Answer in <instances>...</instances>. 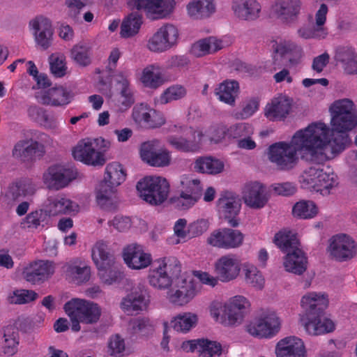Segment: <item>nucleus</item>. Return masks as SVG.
I'll use <instances>...</instances> for the list:
<instances>
[{"label": "nucleus", "instance_id": "nucleus-59", "mask_svg": "<svg viewBox=\"0 0 357 357\" xmlns=\"http://www.w3.org/2000/svg\"><path fill=\"white\" fill-rule=\"evenodd\" d=\"M198 199L180 192V195L171 199L174 206L181 211H185L195 204Z\"/></svg>", "mask_w": 357, "mask_h": 357}, {"label": "nucleus", "instance_id": "nucleus-34", "mask_svg": "<svg viewBox=\"0 0 357 357\" xmlns=\"http://www.w3.org/2000/svg\"><path fill=\"white\" fill-rule=\"evenodd\" d=\"M215 95L220 101L234 106L239 93V84L235 80H225L215 89Z\"/></svg>", "mask_w": 357, "mask_h": 357}, {"label": "nucleus", "instance_id": "nucleus-43", "mask_svg": "<svg viewBox=\"0 0 357 357\" xmlns=\"http://www.w3.org/2000/svg\"><path fill=\"white\" fill-rule=\"evenodd\" d=\"M324 162H323L324 163ZM316 165L311 166L304 170L299 178L301 187L305 189L314 190L317 186L318 180L321 172V168L319 165L321 163H315Z\"/></svg>", "mask_w": 357, "mask_h": 357}, {"label": "nucleus", "instance_id": "nucleus-26", "mask_svg": "<svg viewBox=\"0 0 357 357\" xmlns=\"http://www.w3.org/2000/svg\"><path fill=\"white\" fill-rule=\"evenodd\" d=\"M275 354L277 357H306L307 351L301 339L290 336L277 343Z\"/></svg>", "mask_w": 357, "mask_h": 357}, {"label": "nucleus", "instance_id": "nucleus-40", "mask_svg": "<svg viewBox=\"0 0 357 357\" xmlns=\"http://www.w3.org/2000/svg\"><path fill=\"white\" fill-rule=\"evenodd\" d=\"M142 24V16L138 13H132L125 18L121 26V36L128 38L136 35Z\"/></svg>", "mask_w": 357, "mask_h": 357}, {"label": "nucleus", "instance_id": "nucleus-3", "mask_svg": "<svg viewBox=\"0 0 357 357\" xmlns=\"http://www.w3.org/2000/svg\"><path fill=\"white\" fill-rule=\"evenodd\" d=\"M301 304L305 311L301 321L308 334L320 335L334 331V322L324 315L328 305L327 294L307 293L302 297Z\"/></svg>", "mask_w": 357, "mask_h": 357}, {"label": "nucleus", "instance_id": "nucleus-33", "mask_svg": "<svg viewBox=\"0 0 357 357\" xmlns=\"http://www.w3.org/2000/svg\"><path fill=\"white\" fill-rule=\"evenodd\" d=\"M223 47L222 41L215 37H208L199 40L192 44L190 53L196 57H202L213 54Z\"/></svg>", "mask_w": 357, "mask_h": 357}, {"label": "nucleus", "instance_id": "nucleus-45", "mask_svg": "<svg viewBox=\"0 0 357 357\" xmlns=\"http://www.w3.org/2000/svg\"><path fill=\"white\" fill-rule=\"evenodd\" d=\"M91 47L85 43L75 45L70 50V57L73 61L82 66H86L91 63Z\"/></svg>", "mask_w": 357, "mask_h": 357}, {"label": "nucleus", "instance_id": "nucleus-20", "mask_svg": "<svg viewBox=\"0 0 357 357\" xmlns=\"http://www.w3.org/2000/svg\"><path fill=\"white\" fill-rule=\"evenodd\" d=\"M123 257L127 266L135 270L145 268L152 262L151 255L145 252L143 247L137 243H132L124 248Z\"/></svg>", "mask_w": 357, "mask_h": 357}, {"label": "nucleus", "instance_id": "nucleus-58", "mask_svg": "<svg viewBox=\"0 0 357 357\" xmlns=\"http://www.w3.org/2000/svg\"><path fill=\"white\" fill-rule=\"evenodd\" d=\"M245 281L257 289H262L264 284V278L262 274L254 266L245 268Z\"/></svg>", "mask_w": 357, "mask_h": 357}, {"label": "nucleus", "instance_id": "nucleus-10", "mask_svg": "<svg viewBox=\"0 0 357 357\" xmlns=\"http://www.w3.org/2000/svg\"><path fill=\"white\" fill-rule=\"evenodd\" d=\"M168 266L166 259H158L155 260L149 271L148 280L151 286L158 289L169 288L174 278H178L181 273V266L178 264L174 265L173 273H168Z\"/></svg>", "mask_w": 357, "mask_h": 357}, {"label": "nucleus", "instance_id": "nucleus-50", "mask_svg": "<svg viewBox=\"0 0 357 357\" xmlns=\"http://www.w3.org/2000/svg\"><path fill=\"white\" fill-rule=\"evenodd\" d=\"M108 350L111 356L123 357L129 354L124 339L119 334L112 335L108 342Z\"/></svg>", "mask_w": 357, "mask_h": 357}, {"label": "nucleus", "instance_id": "nucleus-6", "mask_svg": "<svg viewBox=\"0 0 357 357\" xmlns=\"http://www.w3.org/2000/svg\"><path fill=\"white\" fill-rule=\"evenodd\" d=\"M92 259L96 264L98 276L107 285L117 282L122 276L119 265L109 250L108 245L103 241H98L92 249Z\"/></svg>", "mask_w": 357, "mask_h": 357}, {"label": "nucleus", "instance_id": "nucleus-39", "mask_svg": "<svg viewBox=\"0 0 357 357\" xmlns=\"http://www.w3.org/2000/svg\"><path fill=\"white\" fill-rule=\"evenodd\" d=\"M2 352L8 356H13L18 351L19 335L18 332L12 327L4 329V334L0 341Z\"/></svg>", "mask_w": 357, "mask_h": 357}, {"label": "nucleus", "instance_id": "nucleus-55", "mask_svg": "<svg viewBox=\"0 0 357 357\" xmlns=\"http://www.w3.org/2000/svg\"><path fill=\"white\" fill-rule=\"evenodd\" d=\"M222 348L220 343L216 341H210L206 339H202L199 353L204 357H213L220 356Z\"/></svg>", "mask_w": 357, "mask_h": 357}, {"label": "nucleus", "instance_id": "nucleus-19", "mask_svg": "<svg viewBox=\"0 0 357 357\" xmlns=\"http://www.w3.org/2000/svg\"><path fill=\"white\" fill-rule=\"evenodd\" d=\"M217 207L220 217L227 220L230 226H238L236 217L241 210V202L237 196L228 192L222 194L218 200Z\"/></svg>", "mask_w": 357, "mask_h": 357}, {"label": "nucleus", "instance_id": "nucleus-61", "mask_svg": "<svg viewBox=\"0 0 357 357\" xmlns=\"http://www.w3.org/2000/svg\"><path fill=\"white\" fill-rule=\"evenodd\" d=\"M130 326L133 333L146 335L153 330V325L148 319H135L130 321Z\"/></svg>", "mask_w": 357, "mask_h": 357}, {"label": "nucleus", "instance_id": "nucleus-16", "mask_svg": "<svg viewBox=\"0 0 357 357\" xmlns=\"http://www.w3.org/2000/svg\"><path fill=\"white\" fill-rule=\"evenodd\" d=\"M243 234L237 229H219L213 231L207 238V243L218 248L226 250L240 247L243 242Z\"/></svg>", "mask_w": 357, "mask_h": 357}, {"label": "nucleus", "instance_id": "nucleus-21", "mask_svg": "<svg viewBox=\"0 0 357 357\" xmlns=\"http://www.w3.org/2000/svg\"><path fill=\"white\" fill-rule=\"evenodd\" d=\"M328 8L326 4L321 3L315 13V24L311 26H303L298 30V34L305 39H323L328 35L325 27Z\"/></svg>", "mask_w": 357, "mask_h": 357}, {"label": "nucleus", "instance_id": "nucleus-11", "mask_svg": "<svg viewBox=\"0 0 357 357\" xmlns=\"http://www.w3.org/2000/svg\"><path fill=\"white\" fill-rule=\"evenodd\" d=\"M183 135H171L167 137L169 144L176 150L184 153L198 151L202 146L204 137L202 132L192 128L180 127Z\"/></svg>", "mask_w": 357, "mask_h": 357}, {"label": "nucleus", "instance_id": "nucleus-13", "mask_svg": "<svg viewBox=\"0 0 357 357\" xmlns=\"http://www.w3.org/2000/svg\"><path fill=\"white\" fill-rule=\"evenodd\" d=\"M127 3L132 9H144L153 20L166 17L176 5L174 0H127Z\"/></svg>", "mask_w": 357, "mask_h": 357}, {"label": "nucleus", "instance_id": "nucleus-30", "mask_svg": "<svg viewBox=\"0 0 357 357\" xmlns=\"http://www.w3.org/2000/svg\"><path fill=\"white\" fill-rule=\"evenodd\" d=\"M232 9L238 18L252 21L259 17L261 6L256 0H234Z\"/></svg>", "mask_w": 357, "mask_h": 357}, {"label": "nucleus", "instance_id": "nucleus-51", "mask_svg": "<svg viewBox=\"0 0 357 357\" xmlns=\"http://www.w3.org/2000/svg\"><path fill=\"white\" fill-rule=\"evenodd\" d=\"M142 82L146 87L156 89L162 84V79L158 72H155V67L150 66L144 69Z\"/></svg>", "mask_w": 357, "mask_h": 357}, {"label": "nucleus", "instance_id": "nucleus-36", "mask_svg": "<svg viewBox=\"0 0 357 357\" xmlns=\"http://www.w3.org/2000/svg\"><path fill=\"white\" fill-rule=\"evenodd\" d=\"M47 212L49 215H57L59 214H67L74 211L73 202L63 195H56L48 198Z\"/></svg>", "mask_w": 357, "mask_h": 357}, {"label": "nucleus", "instance_id": "nucleus-53", "mask_svg": "<svg viewBox=\"0 0 357 357\" xmlns=\"http://www.w3.org/2000/svg\"><path fill=\"white\" fill-rule=\"evenodd\" d=\"M225 312H226V319L223 321L225 326H234L241 322L243 318V313L237 309L235 305H232L229 301L225 303Z\"/></svg>", "mask_w": 357, "mask_h": 357}, {"label": "nucleus", "instance_id": "nucleus-54", "mask_svg": "<svg viewBox=\"0 0 357 357\" xmlns=\"http://www.w3.org/2000/svg\"><path fill=\"white\" fill-rule=\"evenodd\" d=\"M186 95V89L181 85H174L167 89L160 96L161 103L166 104L172 100H177Z\"/></svg>", "mask_w": 357, "mask_h": 357}, {"label": "nucleus", "instance_id": "nucleus-15", "mask_svg": "<svg viewBox=\"0 0 357 357\" xmlns=\"http://www.w3.org/2000/svg\"><path fill=\"white\" fill-rule=\"evenodd\" d=\"M77 175V171L73 169L55 165L47 169L43 174V178L48 188L58 190L66 187L70 182L76 178Z\"/></svg>", "mask_w": 357, "mask_h": 357}, {"label": "nucleus", "instance_id": "nucleus-28", "mask_svg": "<svg viewBox=\"0 0 357 357\" xmlns=\"http://www.w3.org/2000/svg\"><path fill=\"white\" fill-rule=\"evenodd\" d=\"M244 202L250 208H261L267 202L264 186L259 182L247 183L243 191Z\"/></svg>", "mask_w": 357, "mask_h": 357}, {"label": "nucleus", "instance_id": "nucleus-57", "mask_svg": "<svg viewBox=\"0 0 357 357\" xmlns=\"http://www.w3.org/2000/svg\"><path fill=\"white\" fill-rule=\"evenodd\" d=\"M160 148V142L158 139H152L143 142L139 149L142 160L148 163L150 158L154 155Z\"/></svg>", "mask_w": 357, "mask_h": 357}, {"label": "nucleus", "instance_id": "nucleus-29", "mask_svg": "<svg viewBox=\"0 0 357 357\" xmlns=\"http://www.w3.org/2000/svg\"><path fill=\"white\" fill-rule=\"evenodd\" d=\"M181 282L178 289L168 293L169 302L180 306L188 303L196 294V288L191 280L181 278Z\"/></svg>", "mask_w": 357, "mask_h": 357}, {"label": "nucleus", "instance_id": "nucleus-46", "mask_svg": "<svg viewBox=\"0 0 357 357\" xmlns=\"http://www.w3.org/2000/svg\"><path fill=\"white\" fill-rule=\"evenodd\" d=\"M180 183V192L184 195H188L198 200L200 199L203 189L199 179L192 178L187 176H183L181 178Z\"/></svg>", "mask_w": 357, "mask_h": 357}, {"label": "nucleus", "instance_id": "nucleus-60", "mask_svg": "<svg viewBox=\"0 0 357 357\" xmlns=\"http://www.w3.org/2000/svg\"><path fill=\"white\" fill-rule=\"evenodd\" d=\"M46 213L43 210H36L29 213L22 222L24 227L36 229L45 221Z\"/></svg>", "mask_w": 357, "mask_h": 357}, {"label": "nucleus", "instance_id": "nucleus-44", "mask_svg": "<svg viewBox=\"0 0 357 357\" xmlns=\"http://www.w3.org/2000/svg\"><path fill=\"white\" fill-rule=\"evenodd\" d=\"M197 320L196 314L185 312L174 317L171 324L174 331L186 333L196 325Z\"/></svg>", "mask_w": 357, "mask_h": 357}, {"label": "nucleus", "instance_id": "nucleus-14", "mask_svg": "<svg viewBox=\"0 0 357 357\" xmlns=\"http://www.w3.org/2000/svg\"><path fill=\"white\" fill-rule=\"evenodd\" d=\"M178 38L177 28L170 24L162 26L149 38L147 48L154 52H162L174 45Z\"/></svg>", "mask_w": 357, "mask_h": 357}, {"label": "nucleus", "instance_id": "nucleus-18", "mask_svg": "<svg viewBox=\"0 0 357 357\" xmlns=\"http://www.w3.org/2000/svg\"><path fill=\"white\" fill-rule=\"evenodd\" d=\"M329 251L336 261H346L356 255V243L349 236L338 234L331 238Z\"/></svg>", "mask_w": 357, "mask_h": 357}, {"label": "nucleus", "instance_id": "nucleus-37", "mask_svg": "<svg viewBox=\"0 0 357 357\" xmlns=\"http://www.w3.org/2000/svg\"><path fill=\"white\" fill-rule=\"evenodd\" d=\"M188 15L195 19L209 17L215 10L213 0H194L187 6Z\"/></svg>", "mask_w": 357, "mask_h": 357}, {"label": "nucleus", "instance_id": "nucleus-5", "mask_svg": "<svg viewBox=\"0 0 357 357\" xmlns=\"http://www.w3.org/2000/svg\"><path fill=\"white\" fill-rule=\"evenodd\" d=\"M126 176L120 163L114 162L107 165L104 179L96 190V201L101 208L107 211L116 208L115 188L125 181Z\"/></svg>", "mask_w": 357, "mask_h": 357}, {"label": "nucleus", "instance_id": "nucleus-47", "mask_svg": "<svg viewBox=\"0 0 357 357\" xmlns=\"http://www.w3.org/2000/svg\"><path fill=\"white\" fill-rule=\"evenodd\" d=\"M318 213L316 204L312 201H300L294 204L292 213L300 219H311Z\"/></svg>", "mask_w": 357, "mask_h": 357}, {"label": "nucleus", "instance_id": "nucleus-42", "mask_svg": "<svg viewBox=\"0 0 357 357\" xmlns=\"http://www.w3.org/2000/svg\"><path fill=\"white\" fill-rule=\"evenodd\" d=\"M318 180L317 186L314 190L321 195L330 194V190L337 185V176L329 167L326 170L321 169V172Z\"/></svg>", "mask_w": 357, "mask_h": 357}, {"label": "nucleus", "instance_id": "nucleus-8", "mask_svg": "<svg viewBox=\"0 0 357 357\" xmlns=\"http://www.w3.org/2000/svg\"><path fill=\"white\" fill-rule=\"evenodd\" d=\"M33 138L17 142L13 149V155L23 161H31L41 158L45 153L44 143L48 142L50 137L45 132L36 130Z\"/></svg>", "mask_w": 357, "mask_h": 357}, {"label": "nucleus", "instance_id": "nucleus-27", "mask_svg": "<svg viewBox=\"0 0 357 357\" xmlns=\"http://www.w3.org/2000/svg\"><path fill=\"white\" fill-rule=\"evenodd\" d=\"M300 10V0H278L275 12L282 22L291 24L297 22Z\"/></svg>", "mask_w": 357, "mask_h": 357}, {"label": "nucleus", "instance_id": "nucleus-63", "mask_svg": "<svg viewBox=\"0 0 357 357\" xmlns=\"http://www.w3.org/2000/svg\"><path fill=\"white\" fill-rule=\"evenodd\" d=\"M208 229V222L199 219L188 225V238H192L202 235Z\"/></svg>", "mask_w": 357, "mask_h": 357}, {"label": "nucleus", "instance_id": "nucleus-41", "mask_svg": "<svg viewBox=\"0 0 357 357\" xmlns=\"http://www.w3.org/2000/svg\"><path fill=\"white\" fill-rule=\"evenodd\" d=\"M118 84H120V93L118 102L122 106L121 109H127L135 102L132 89L130 86V82L123 74H119Z\"/></svg>", "mask_w": 357, "mask_h": 357}, {"label": "nucleus", "instance_id": "nucleus-48", "mask_svg": "<svg viewBox=\"0 0 357 357\" xmlns=\"http://www.w3.org/2000/svg\"><path fill=\"white\" fill-rule=\"evenodd\" d=\"M66 273L75 283L80 284L89 280L91 268L88 266L81 267L74 264H69L66 268Z\"/></svg>", "mask_w": 357, "mask_h": 357}, {"label": "nucleus", "instance_id": "nucleus-23", "mask_svg": "<svg viewBox=\"0 0 357 357\" xmlns=\"http://www.w3.org/2000/svg\"><path fill=\"white\" fill-rule=\"evenodd\" d=\"M35 41L40 49L46 50L52 41L53 29L51 22L43 16L36 17L29 24Z\"/></svg>", "mask_w": 357, "mask_h": 357}, {"label": "nucleus", "instance_id": "nucleus-9", "mask_svg": "<svg viewBox=\"0 0 357 357\" xmlns=\"http://www.w3.org/2000/svg\"><path fill=\"white\" fill-rule=\"evenodd\" d=\"M98 139L79 141L73 149L74 159L88 165L102 166L106 160L105 150L98 148Z\"/></svg>", "mask_w": 357, "mask_h": 357}, {"label": "nucleus", "instance_id": "nucleus-12", "mask_svg": "<svg viewBox=\"0 0 357 357\" xmlns=\"http://www.w3.org/2000/svg\"><path fill=\"white\" fill-rule=\"evenodd\" d=\"M63 308L73 312L81 323L93 324L97 323L101 316V308L93 302L81 298H72L65 303Z\"/></svg>", "mask_w": 357, "mask_h": 357}, {"label": "nucleus", "instance_id": "nucleus-35", "mask_svg": "<svg viewBox=\"0 0 357 357\" xmlns=\"http://www.w3.org/2000/svg\"><path fill=\"white\" fill-rule=\"evenodd\" d=\"M149 299L142 292H132L123 298L121 303V309L126 313L142 311L147 307Z\"/></svg>", "mask_w": 357, "mask_h": 357}, {"label": "nucleus", "instance_id": "nucleus-2", "mask_svg": "<svg viewBox=\"0 0 357 357\" xmlns=\"http://www.w3.org/2000/svg\"><path fill=\"white\" fill-rule=\"evenodd\" d=\"M332 130L322 123L326 129L325 149L334 158L351 144L347 131L357 126V111L352 100L344 98L335 100L330 107Z\"/></svg>", "mask_w": 357, "mask_h": 357}, {"label": "nucleus", "instance_id": "nucleus-38", "mask_svg": "<svg viewBox=\"0 0 357 357\" xmlns=\"http://www.w3.org/2000/svg\"><path fill=\"white\" fill-rule=\"evenodd\" d=\"M194 169L199 173L217 174L223 170L224 163L212 157H199L195 162Z\"/></svg>", "mask_w": 357, "mask_h": 357}, {"label": "nucleus", "instance_id": "nucleus-62", "mask_svg": "<svg viewBox=\"0 0 357 357\" xmlns=\"http://www.w3.org/2000/svg\"><path fill=\"white\" fill-rule=\"evenodd\" d=\"M150 110L146 104L141 103L135 105L132 113L133 120L137 123H143L145 126L147 119L150 117Z\"/></svg>", "mask_w": 357, "mask_h": 357}, {"label": "nucleus", "instance_id": "nucleus-1", "mask_svg": "<svg viewBox=\"0 0 357 357\" xmlns=\"http://www.w3.org/2000/svg\"><path fill=\"white\" fill-rule=\"evenodd\" d=\"M321 122L312 123L303 130H298L289 142H279L268 148V157L278 169L289 171L298 162V152L301 158L313 163L331 160L325 149L326 131Z\"/></svg>", "mask_w": 357, "mask_h": 357}, {"label": "nucleus", "instance_id": "nucleus-4", "mask_svg": "<svg viewBox=\"0 0 357 357\" xmlns=\"http://www.w3.org/2000/svg\"><path fill=\"white\" fill-rule=\"evenodd\" d=\"M275 244L286 253L284 266L287 271L301 275L307 269V259L304 252L298 248L296 235L290 231H280L274 237Z\"/></svg>", "mask_w": 357, "mask_h": 357}, {"label": "nucleus", "instance_id": "nucleus-52", "mask_svg": "<svg viewBox=\"0 0 357 357\" xmlns=\"http://www.w3.org/2000/svg\"><path fill=\"white\" fill-rule=\"evenodd\" d=\"M38 294L33 290H15L8 297V301L12 304H25L35 301Z\"/></svg>", "mask_w": 357, "mask_h": 357}, {"label": "nucleus", "instance_id": "nucleus-56", "mask_svg": "<svg viewBox=\"0 0 357 357\" xmlns=\"http://www.w3.org/2000/svg\"><path fill=\"white\" fill-rule=\"evenodd\" d=\"M172 160L171 153L165 148H160L147 163L152 167H162L169 165Z\"/></svg>", "mask_w": 357, "mask_h": 357}, {"label": "nucleus", "instance_id": "nucleus-17", "mask_svg": "<svg viewBox=\"0 0 357 357\" xmlns=\"http://www.w3.org/2000/svg\"><path fill=\"white\" fill-rule=\"evenodd\" d=\"M280 320L275 312H264L256 323L248 328V332L258 337H271L280 328Z\"/></svg>", "mask_w": 357, "mask_h": 357}, {"label": "nucleus", "instance_id": "nucleus-24", "mask_svg": "<svg viewBox=\"0 0 357 357\" xmlns=\"http://www.w3.org/2000/svg\"><path fill=\"white\" fill-rule=\"evenodd\" d=\"M54 273L52 262L40 260L26 267L23 271V276L27 282L36 284L47 280Z\"/></svg>", "mask_w": 357, "mask_h": 357}, {"label": "nucleus", "instance_id": "nucleus-25", "mask_svg": "<svg viewBox=\"0 0 357 357\" xmlns=\"http://www.w3.org/2000/svg\"><path fill=\"white\" fill-rule=\"evenodd\" d=\"M37 98L45 105L65 107L72 101L73 94L70 90L59 86L40 92Z\"/></svg>", "mask_w": 357, "mask_h": 357}, {"label": "nucleus", "instance_id": "nucleus-7", "mask_svg": "<svg viewBox=\"0 0 357 357\" xmlns=\"http://www.w3.org/2000/svg\"><path fill=\"white\" fill-rule=\"evenodd\" d=\"M139 196L147 203L157 206L163 203L169 192V184L161 176H146L136 185Z\"/></svg>", "mask_w": 357, "mask_h": 357}, {"label": "nucleus", "instance_id": "nucleus-49", "mask_svg": "<svg viewBox=\"0 0 357 357\" xmlns=\"http://www.w3.org/2000/svg\"><path fill=\"white\" fill-rule=\"evenodd\" d=\"M254 133L252 126L248 123H238L227 128V136L229 139H240L252 136Z\"/></svg>", "mask_w": 357, "mask_h": 357}, {"label": "nucleus", "instance_id": "nucleus-64", "mask_svg": "<svg viewBox=\"0 0 357 357\" xmlns=\"http://www.w3.org/2000/svg\"><path fill=\"white\" fill-rule=\"evenodd\" d=\"M65 5L68 8V15L74 21H78L81 10L86 6L82 0H66Z\"/></svg>", "mask_w": 357, "mask_h": 357}, {"label": "nucleus", "instance_id": "nucleus-22", "mask_svg": "<svg viewBox=\"0 0 357 357\" xmlns=\"http://www.w3.org/2000/svg\"><path fill=\"white\" fill-rule=\"evenodd\" d=\"M241 259L236 255L228 254L221 257L215 263L218 278L224 282L234 280L241 271Z\"/></svg>", "mask_w": 357, "mask_h": 357}, {"label": "nucleus", "instance_id": "nucleus-31", "mask_svg": "<svg viewBox=\"0 0 357 357\" xmlns=\"http://www.w3.org/2000/svg\"><path fill=\"white\" fill-rule=\"evenodd\" d=\"M291 109L289 100L284 96L275 98L265 108L264 114L270 121L283 120Z\"/></svg>", "mask_w": 357, "mask_h": 357}, {"label": "nucleus", "instance_id": "nucleus-32", "mask_svg": "<svg viewBox=\"0 0 357 357\" xmlns=\"http://www.w3.org/2000/svg\"><path fill=\"white\" fill-rule=\"evenodd\" d=\"M35 192V185L30 180L19 179L9 184L6 197L9 200L18 201L22 198L32 196Z\"/></svg>", "mask_w": 357, "mask_h": 357}]
</instances>
